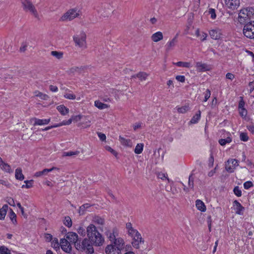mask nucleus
Instances as JSON below:
<instances>
[{
    "instance_id": "dca6fc26",
    "label": "nucleus",
    "mask_w": 254,
    "mask_h": 254,
    "mask_svg": "<svg viewBox=\"0 0 254 254\" xmlns=\"http://www.w3.org/2000/svg\"><path fill=\"white\" fill-rule=\"evenodd\" d=\"M32 120L34 121V126L47 125L50 122V119L42 120L37 118H33Z\"/></svg>"
},
{
    "instance_id": "9d476101",
    "label": "nucleus",
    "mask_w": 254,
    "mask_h": 254,
    "mask_svg": "<svg viewBox=\"0 0 254 254\" xmlns=\"http://www.w3.org/2000/svg\"><path fill=\"white\" fill-rule=\"evenodd\" d=\"M239 14H242L246 16L254 15V7H247L241 9Z\"/></svg>"
},
{
    "instance_id": "412c9836",
    "label": "nucleus",
    "mask_w": 254,
    "mask_h": 254,
    "mask_svg": "<svg viewBox=\"0 0 254 254\" xmlns=\"http://www.w3.org/2000/svg\"><path fill=\"white\" fill-rule=\"evenodd\" d=\"M119 140L121 144L124 146L131 147L132 145V142L129 139H126L120 136Z\"/></svg>"
},
{
    "instance_id": "f03ea898",
    "label": "nucleus",
    "mask_w": 254,
    "mask_h": 254,
    "mask_svg": "<svg viewBox=\"0 0 254 254\" xmlns=\"http://www.w3.org/2000/svg\"><path fill=\"white\" fill-rule=\"evenodd\" d=\"M114 245H109L105 249L107 254H121L124 248V241L121 238H117L113 241Z\"/></svg>"
},
{
    "instance_id": "f704fd0d",
    "label": "nucleus",
    "mask_w": 254,
    "mask_h": 254,
    "mask_svg": "<svg viewBox=\"0 0 254 254\" xmlns=\"http://www.w3.org/2000/svg\"><path fill=\"white\" fill-rule=\"evenodd\" d=\"M143 144L142 143L137 144L134 149V152L136 154H140L143 150Z\"/></svg>"
},
{
    "instance_id": "5fc2aeb1",
    "label": "nucleus",
    "mask_w": 254,
    "mask_h": 254,
    "mask_svg": "<svg viewBox=\"0 0 254 254\" xmlns=\"http://www.w3.org/2000/svg\"><path fill=\"white\" fill-rule=\"evenodd\" d=\"M142 240H133L132 242V246L136 249H138L139 247V243H141Z\"/></svg>"
},
{
    "instance_id": "a211bd4d",
    "label": "nucleus",
    "mask_w": 254,
    "mask_h": 254,
    "mask_svg": "<svg viewBox=\"0 0 254 254\" xmlns=\"http://www.w3.org/2000/svg\"><path fill=\"white\" fill-rule=\"evenodd\" d=\"M163 36L161 32L158 31L154 33L151 36V40L155 42H157L163 39Z\"/></svg>"
},
{
    "instance_id": "0e129e2a",
    "label": "nucleus",
    "mask_w": 254,
    "mask_h": 254,
    "mask_svg": "<svg viewBox=\"0 0 254 254\" xmlns=\"http://www.w3.org/2000/svg\"><path fill=\"white\" fill-rule=\"evenodd\" d=\"M83 116L81 115H77L75 116H72L71 118L72 119V121H75L76 122L80 121L83 119Z\"/></svg>"
},
{
    "instance_id": "3c124183",
    "label": "nucleus",
    "mask_w": 254,
    "mask_h": 254,
    "mask_svg": "<svg viewBox=\"0 0 254 254\" xmlns=\"http://www.w3.org/2000/svg\"><path fill=\"white\" fill-rule=\"evenodd\" d=\"M206 15H210L211 16H216L215 10L213 8H209L205 12Z\"/></svg>"
},
{
    "instance_id": "1a4fd4ad",
    "label": "nucleus",
    "mask_w": 254,
    "mask_h": 254,
    "mask_svg": "<svg viewBox=\"0 0 254 254\" xmlns=\"http://www.w3.org/2000/svg\"><path fill=\"white\" fill-rule=\"evenodd\" d=\"M196 67L198 72H203L209 70L211 68L209 65L201 62H197L196 63Z\"/></svg>"
},
{
    "instance_id": "aec40b11",
    "label": "nucleus",
    "mask_w": 254,
    "mask_h": 254,
    "mask_svg": "<svg viewBox=\"0 0 254 254\" xmlns=\"http://www.w3.org/2000/svg\"><path fill=\"white\" fill-rule=\"evenodd\" d=\"M195 205L197 208L202 212L206 211V206L203 202L199 199H197L195 201Z\"/></svg>"
},
{
    "instance_id": "4be33fe9",
    "label": "nucleus",
    "mask_w": 254,
    "mask_h": 254,
    "mask_svg": "<svg viewBox=\"0 0 254 254\" xmlns=\"http://www.w3.org/2000/svg\"><path fill=\"white\" fill-rule=\"evenodd\" d=\"M233 203L236 206V213L240 215L242 214L245 209L244 207L237 200H235Z\"/></svg>"
},
{
    "instance_id": "2eb2a0df",
    "label": "nucleus",
    "mask_w": 254,
    "mask_h": 254,
    "mask_svg": "<svg viewBox=\"0 0 254 254\" xmlns=\"http://www.w3.org/2000/svg\"><path fill=\"white\" fill-rule=\"evenodd\" d=\"M22 3L25 9L32 11L33 14H35L33 5L29 0H22Z\"/></svg>"
},
{
    "instance_id": "a878e982",
    "label": "nucleus",
    "mask_w": 254,
    "mask_h": 254,
    "mask_svg": "<svg viewBox=\"0 0 254 254\" xmlns=\"http://www.w3.org/2000/svg\"><path fill=\"white\" fill-rule=\"evenodd\" d=\"M95 106L100 110L108 108L109 106L107 104L103 103L99 100H96L94 102Z\"/></svg>"
},
{
    "instance_id": "473e14b6",
    "label": "nucleus",
    "mask_w": 254,
    "mask_h": 254,
    "mask_svg": "<svg viewBox=\"0 0 254 254\" xmlns=\"http://www.w3.org/2000/svg\"><path fill=\"white\" fill-rule=\"evenodd\" d=\"M51 245L56 250L59 249L60 244L59 243L58 239L56 238H54L51 241Z\"/></svg>"
},
{
    "instance_id": "864d4df0",
    "label": "nucleus",
    "mask_w": 254,
    "mask_h": 254,
    "mask_svg": "<svg viewBox=\"0 0 254 254\" xmlns=\"http://www.w3.org/2000/svg\"><path fill=\"white\" fill-rule=\"evenodd\" d=\"M64 97L68 99L74 100L75 99V95L72 93H65L64 95Z\"/></svg>"
},
{
    "instance_id": "774afa93",
    "label": "nucleus",
    "mask_w": 254,
    "mask_h": 254,
    "mask_svg": "<svg viewBox=\"0 0 254 254\" xmlns=\"http://www.w3.org/2000/svg\"><path fill=\"white\" fill-rule=\"evenodd\" d=\"M249 86L250 88L249 92L250 93H251L254 90V81L250 82L249 83Z\"/></svg>"
},
{
    "instance_id": "bf43d9fd",
    "label": "nucleus",
    "mask_w": 254,
    "mask_h": 254,
    "mask_svg": "<svg viewBox=\"0 0 254 254\" xmlns=\"http://www.w3.org/2000/svg\"><path fill=\"white\" fill-rule=\"evenodd\" d=\"M158 177L159 178V179H161L162 180H164L165 179H167V180L168 181V182H170V180L169 178H168L167 177V175L166 174H165L164 173H159L158 174V175H157Z\"/></svg>"
},
{
    "instance_id": "6ab92c4d",
    "label": "nucleus",
    "mask_w": 254,
    "mask_h": 254,
    "mask_svg": "<svg viewBox=\"0 0 254 254\" xmlns=\"http://www.w3.org/2000/svg\"><path fill=\"white\" fill-rule=\"evenodd\" d=\"M148 74L144 72H139L136 74L131 76V78H138L141 81L145 80Z\"/></svg>"
},
{
    "instance_id": "393cba45",
    "label": "nucleus",
    "mask_w": 254,
    "mask_h": 254,
    "mask_svg": "<svg viewBox=\"0 0 254 254\" xmlns=\"http://www.w3.org/2000/svg\"><path fill=\"white\" fill-rule=\"evenodd\" d=\"M57 110L63 115H65L69 112V109L63 105L58 106Z\"/></svg>"
},
{
    "instance_id": "9b49d317",
    "label": "nucleus",
    "mask_w": 254,
    "mask_h": 254,
    "mask_svg": "<svg viewBox=\"0 0 254 254\" xmlns=\"http://www.w3.org/2000/svg\"><path fill=\"white\" fill-rule=\"evenodd\" d=\"M106 235L108 237V239L111 242H113L116 239L117 234V229L114 228L112 231L108 230L106 232Z\"/></svg>"
},
{
    "instance_id": "f3484780",
    "label": "nucleus",
    "mask_w": 254,
    "mask_h": 254,
    "mask_svg": "<svg viewBox=\"0 0 254 254\" xmlns=\"http://www.w3.org/2000/svg\"><path fill=\"white\" fill-rule=\"evenodd\" d=\"M57 169L56 167H53L51 169H45L42 171L37 172L35 173L34 176L36 177H41L42 176L46 175L48 173L52 172L53 170Z\"/></svg>"
},
{
    "instance_id": "f8f14e48",
    "label": "nucleus",
    "mask_w": 254,
    "mask_h": 254,
    "mask_svg": "<svg viewBox=\"0 0 254 254\" xmlns=\"http://www.w3.org/2000/svg\"><path fill=\"white\" fill-rule=\"evenodd\" d=\"M209 33L211 38L213 39L217 40L221 37V30L219 29L211 30Z\"/></svg>"
},
{
    "instance_id": "69168bd1",
    "label": "nucleus",
    "mask_w": 254,
    "mask_h": 254,
    "mask_svg": "<svg viewBox=\"0 0 254 254\" xmlns=\"http://www.w3.org/2000/svg\"><path fill=\"white\" fill-rule=\"evenodd\" d=\"M176 79L180 82H184L185 81V77L184 75H177Z\"/></svg>"
},
{
    "instance_id": "4d7b16f0",
    "label": "nucleus",
    "mask_w": 254,
    "mask_h": 254,
    "mask_svg": "<svg viewBox=\"0 0 254 254\" xmlns=\"http://www.w3.org/2000/svg\"><path fill=\"white\" fill-rule=\"evenodd\" d=\"M188 110V107L187 106H184L178 109V111L180 113H185Z\"/></svg>"
},
{
    "instance_id": "a18cd8bd",
    "label": "nucleus",
    "mask_w": 254,
    "mask_h": 254,
    "mask_svg": "<svg viewBox=\"0 0 254 254\" xmlns=\"http://www.w3.org/2000/svg\"><path fill=\"white\" fill-rule=\"evenodd\" d=\"M233 191L235 194L238 197L242 195V191L238 186H236L234 188Z\"/></svg>"
},
{
    "instance_id": "c756f323",
    "label": "nucleus",
    "mask_w": 254,
    "mask_h": 254,
    "mask_svg": "<svg viewBox=\"0 0 254 254\" xmlns=\"http://www.w3.org/2000/svg\"><path fill=\"white\" fill-rule=\"evenodd\" d=\"M84 118V121L80 123V126L83 127H87L90 126V120L89 119V117L84 116L83 119Z\"/></svg>"
},
{
    "instance_id": "09e8293b",
    "label": "nucleus",
    "mask_w": 254,
    "mask_h": 254,
    "mask_svg": "<svg viewBox=\"0 0 254 254\" xmlns=\"http://www.w3.org/2000/svg\"><path fill=\"white\" fill-rule=\"evenodd\" d=\"M193 179L192 178V174L189 176L188 185L190 190L193 189Z\"/></svg>"
},
{
    "instance_id": "7ed1b4c3",
    "label": "nucleus",
    "mask_w": 254,
    "mask_h": 254,
    "mask_svg": "<svg viewBox=\"0 0 254 254\" xmlns=\"http://www.w3.org/2000/svg\"><path fill=\"white\" fill-rule=\"evenodd\" d=\"M93 244L88 238H85L82 240L80 239L78 243L75 244V248L81 252H84L88 254L94 253Z\"/></svg>"
},
{
    "instance_id": "0eeeda50",
    "label": "nucleus",
    "mask_w": 254,
    "mask_h": 254,
    "mask_svg": "<svg viewBox=\"0 0 254 254\" xmlns=\"http://www.w3.org/2000/svg\"><path fill=\"white\" fill-rule=\"evenodd\" d=\"M60 246L62 249L66 253H69L71 251V247L70 244L66 239H61Z\"/></svg>"
},
{
    "instance_id": "c85d7f7f",
    "label": "nucleus",
    "mask_w": 254,
    "mask_h": 254,
    "mask_svg": "<svg viewBox=\"0 0 254 254\" xmlns=\"http://www.w3.org/2000/svg\"><path fill=\"white\" fill-rule=\"evenodd\" d=\"M200 111H198L191 118V120L190 121V123L191 124H195L197 123L200 118Z\"/></svg>"
},
{
    "instance_id": "5701e85b",
    "label": "nucleus",
    "mask_w": 254,
    "mask_h": 254,
    "mask_svg": "<svg viewBox=\"0 0 254 254\" xmlns=\"http://www.w3.org/2000/svg\"><path fill=\"white\" fill-rule=\"evenodd\" d=\"M15 177L17 180L22 181L24 179V176L22 173L21 168H17L15 170Z\"/></svg>"
},
{
    "instance_id": "c9c22d12",
    "label": "nucleus",
    "mask_w": 254,
    "mask_h": 254,
    "mask_svg": "<svg viewBox=\"0 0 254 254\" xmlns=\"http://www.w3.org/2000/svg\"><path fill=\"white\" fill-rule=\"evenodd\" d=\"M9 217L13 224L16 223V215L13 210L10 208Z\"/></svg>"
},
{
    "instance_id": "bb28decb",
    "label": "nucleus",
    "mask_w": 254,
    "mask_h": 254,
    "mask_svg": "<svg viewBox=\"0 0 254 254\" xmlns=\"http://www.w3.org/2000/svg\"><path fill=\"white\" fill-rule=\"evenodd\" d=\"M92 221L94 223L101 225H104L105 221L103 218L99 216H95L93 217Z\"/></svg>"
},
{
    "instance_id": "e2e57ef3",
    "label": "nucleus",
    "mask_w": 254,
    "mask_h": 254,
    "mask_svg": "<svg viewBox=\"0 0 254 254\" xmlns=\"http://www.w3.org/2000/svg\"><path fill=\"white\" fill-rule=\"evenodd\" d=\"M138 232L134 229L133 228L128 231V234L129 235L131 236V237H133L134 235L137 234Z\"/></svg>"
},
{
    "instance_id": "13d9d810",
    "label": "nucleus",
    "mask_w": 254,
    "mask_h": 254,
    "mask_svg": "<svg viewBox=\"0 0 254 254\" xmlns=\"http://www.w3.org/2000/svg\"><path fill=\"white\" fill-rule=\"evenodd\" d=\"M204 94V99L203 100V101L206 102L210 97L211 92L209 89H207Z\"/></svg>"
},
{
    "instance_id": "49530a36",
    "label": "nucleus",
    "mask_w": 254,
    "mask_h": 254,
    "mask_svg": "<svg viewBox=\"0 0 254 254\" xmlns=\"http://www.w3.org/2000/svg\"><path fill=\"white\" fill-rule=\"evenodd\" d=\"M240 115L243 118H246L247 115V110L244 108L239 109Z\"/></svg>"
},
{
    "instance_id": "a19ab883",
    "label": "nucleus",
    "mask_w": 254,
    "mask_h": 254,
    "mask_svg": "<svg viewBox=\"0 0 254 254\" xmlns=\"http://www.w3.org/2000/svg\"><path fill=\"white\" fill-rule=\"evenodd\" d=\"M0 254H10V251L4 246L0 247Z\"/></svg>"
},
{
    "instance_id": "680f3d73",
    "label": "nucleus",
    "mask_w": 254,
    "mask_h": 254,
    "mask_svg": "<svg viewBox=\"0 0 254 254\" xmlns=\"http://www.w3.org/2000/svg\"><path fill=\"white\" fill-rule=\"evenodd\" d=\"M45 239L46 241L48 242H51L52 240L53 239L52 235L48 233L45 234Z\"/></svg>"
},
{
    "instance_id": "2f4dec72",
    "label": "nucleus",
    "mask_w": 254,
    "mask_h": 254,
    "mask_svg": "<svg viewBox=\"0 0 254 254\" xmlns=\"http://www.w3.org/2000/svg\"><path fill=\"white\" fill-rule=\"evenodd\" d=\"M174 64L179 67H190L191 66L190 63L189 62H179L176 63H174Z\"/></svg>"
},
{
    "instance_id": "de8ad7c7",
    "label": "nucleus",
    "mask_w": 254,
    "mask_h": 254,
    "mask_svg": "<svg viewBox=\"0 0 254 254\" xmlns=\"http://www.w3.org/2000/svg\"><path fill=\"white\" fill-rule=\"evenodd\" d=\"M79 153V152L78 151H69L66 152H64V156H71L73 155H77Z\"/></svg>"
},
{
    "instance_id": "b1692460",
    "label": "nucleus",
    "mask_w": 254,
    "mask_h": 254,
    "mask_svg": "<svg viewBox=\"0 0 254 254\" xmlns=\"http://www.w3.org/2000/svg\"><path fill=\"white\" fill-rule=\"evenodd\" d=\"M231 135L228 133V136L226 138L220 139L219 140V143L222 146H224L226 143H229L232 141V138L231 137Z\"/></svg>"
},
{
    "instance_id": "6e6d98bb",
    "label": "nucleus",
    "mask_w": 254,
    "mask_h": 254,
    "mask_svg": "<svg viewBox=\"0 0 254 254\" xmlns=\"http://www.w3.org/2000/svg\"><path fill=\"white\" fill-rule=\"evenodd\" d=\"M105 148L107 150L110 152L112 154H113L114 156L117 157L118 153L117 152L114 150L113 149H112L110 146H106L105 147Z\"/></svg>"
},
{
    "instance_id": "4c0bfd02",
    "label": "nucleus",
    "mask_w": 254,
    "mask_h": 254,
    "mask_svg": "<svg viewBox=\"0 0 254 254\" xmlns=\"http://www.w3.org/2000/svg\"><path fill=\"white\" fill-rule=\"evenodd\" d=\"M0 167L4 171L7 172H11V167L7 163L3 162L2 164L1 165V166H0Z\"/></svg>"
},
{
    "instance_id": "6e6552de",
    "label": "nucleus",
    "mask_w": 254,
    "mask_h": 254,
    "mask_svg": "<svg viewBox=\"0 0 254 254\" xmlns=\"http://www.w3.org/2000/svg\"><path fill=\"white\" fill-rule=\"evenodd\" d=\"M66 239L69 241L70 243L74 244L75 247L76 243H78L80 240L77 234L72 232L67 233L66 234Z\"/></svg>"
},
{
    "instance_id": "7c9ffc66",
    "label": "nucleus",
    "mask_w": 254,
    "mask_h": 254,
    "mask_svg": "<svg viewBox=\"0 0 254 254\" xmlns=\"http://www.w3.org/2000/svg\"><path fill=\"white\" fill-rule=\"evenodd\" d=\"M51 54L52 56L59 60L61 59L63 57V53L61 52L53 51L51 52Z\"/></svg>"
},
{
    "instance_id": "603ef678",
    "label": "nucleus",
    "mask_w": 254,
    "mask_h": 254,
    "mask_svg": "<svg viewBox=\"0 0 254 254\" xmlns=\"http://www.w3.org/2000/svg\"><path fill=\"white\" fill-rule=\"evenodd\" d=\"M227 163H228V165H230V164H231L232 165V166L234 167L238 166V161L236 159L228 160L227 161Z\"/></svg>"
},
{
    "instance_id": "e433bc0d",
    "label": "nucleus",
    "mask_w": 254,
    "mask_h": 254,
    "mask_svg": "<svg viewBox=\"0 0 254 254\" xmlns=\"http://www.w3.org/2000/svg\"><path fill=\"white\" fill-rule=\"evenodd\" d=\"M82 69H83V68H82V67H79L77 66H74V67H71L69 71L70 73H80Z\"/></svg>"
},
{
    "instance_id": "ea45409f",
    "label": "nucleus",
    "mask_w": 254,
    "mask_h": 254,
    "mask_svg": "<svg viewBox=\"0 0 254 254\" xmlns=\"http://www.w3.org/2000/svg\"><path fill=\"white\" fill-rule=\"evenodd\" d=\"M24 183L26 184L25 185H23L22 186V188H27V189H29V188H30L32 187L33 186V181L32 180H29V181H24Z\"/></svg>"
},
{
    "instance_id": "423d86ee",
    "label": "nucleus",
    "mask_w": 254,
    "mask_h": 254,
    "mask_svg": "<svg viewBox=\"0 0 254 254\" xmlns=\"http://www.w3.org/2000/svg\"><path fill=\"white\" fill-rule=\"evenodd\" d=\"M227 7L232 10L237 9L240 5V0H224Z\"/></svg>"
},
{
    "instance_id": "58836bf2",
    "label": "nucleus",
    "mask_w": 254,
    "mask_h": 254,
    "mask_svg": "<svg viewBox=\"0 0 254 254\" xmlns=\"http://www.w3.org/2000/svg\"><path fill=\"white\" fill-rule=\"evenodd\" d=\"M35 96L40 97L41 99L46 100L48 98V96L43 94L38 91L35 92Z\"/></svg>"
},
{
    "instance_id": "4468645a",
    "label": "nucleus",
    "mask_w": 254,
    "mask_h": 254,
    "mask_svg": "<svg viewBox=\"0 0 254 254\" xmlns=\"http://www.w3.org/2000/svg\"><path fill=\"white\" fill-rule=\"evenodd\" d=\"M81 11L77 8L68 10L64 14V16H79L82 15Z\"/></svg>"
},
{
    "instance_id": "39448f33",
    "label": "nucleus",
    "mask_w": 254,
    "mask_h": 254,
    "mask_svg": "<svg viewBox=\"0 0 254 254\" xmlns=\"http://www.w3.org/2000/svg\"><path fill=\"white\" fill-rule=\"evenodd\" d=\"M243 33L247 38L254 39V20L247 22L245 24Z\"/></svg>"
},
{
    "instance_id": "052dcab7",
    "label": "nucleus",
    "mask_w": 254,
    "mask_h": 254,
    "mask_svg": "<svg viewBox=\"0 0 254 254\" xmlns=\"http://www.w3.org/2000/svg\"><path fill=\"white\" fill-rule=\"evenodd\" d=\"M214 157L213 156V155L211 154L210 155V156L209 158V160H208V166L209 167H212L213 165V164H214Z\"/></svg>"
},
{
    "instance_id": "c03bdc74",
    "label": "nucleus",
    "mask_w": 254,
    "mask_h": 254,
    "mask_svg": "<svg viewBox=\"0 0 254 254\" xmlns=\"http://www.w3.org/2000/svg\"><path fill=\"white\" fill-rule=\"evenodd\" d=\"M78 233L83 237H84L86 234V231L82 227H79L77 230Z\"/></svg>"
},
{
    "instance_id": "72a5a7b5",
    "label": "nucleus",
    "mask_w": 254,
    "mask_h": 254,
    "mask_svg": "<svg viewBox=\"0 0 254 254\" xmlns=\"http://www.w3.org/2000/svg\"><path fill=\"white\" fill-rule=\"evenodd\" d=\"M90 206V205L88 203L83 204L79 207L78 213L80 215H83L84 213L85 210Z\"/></svg>"
},
{
    "instance_id": "cd10ccee",
    "label": "nucleus",
    "mask_w": 254,
    "mask_h": 254,
    "mask_svg": "<svg viewBox=\"0 0 254 254\" xmlns=\"http://www.w3.org/2000/svg\"><path fill=\"white\" fill-rule=\"evenodd\" d=\"M162 4V0H154L152 3V7L154 10L158 11L159 8Z\"/></svg>"
},
{
    "instance_id": "37998d69",
    "label": "nucleus",
    "mask_w": 254,
    "mask_h": 254,
    "mask_svg": "<svg viewBox=\"0 0 254 254\" xmlns=\"http://www.w3.org/2000/svg\"><path fill=\"white\" fill-rule=\"evenodd\" d=\"M240 139L243 141H247L249 140V136L247 133L242 132L240 135Z\"/></svg>"
},
{
    "instance_id": "8fccbe9b",
    "label": "nucleus",
    "mask_w": 254,
    "mask_h": 254,
    "mask_svg": "<svg viewBox=\"0 0 254 254\" xmlns=\"http://www.w3.org/2000/svg\"><path fill=\"white\" fill-rule=\"evenodd\" d=\"M253 186L254 184L251 181H247L244 184V187L246 190L249 189L250 188L253 187Z\"/></svg>"
},
{
    "instance_id": "79ce46f5",
    "label": "nucleus",
    "mask_w": 254,
    "mask_h": 254,
    "mask_svg": "<svg viewBox=\"0 0 254 254\" xmlns=\"http://www.w3.org/2000/svg\"><path fill=\"white\" fill-rule=\"evenodd\" d=\"M64 224L68 227H70L72 226V221L69 216L65 217Z\"/></svg>"
},
{
    "instance_id": "20e7f679",
    "label": "nucleus",
    "mask_w": 254,
    "mask_h": 254,
    "mask_svg": "<svg viewBox=\"0 0 254 254\" xmlns=\"http://www.w3.org/2000/svg\"><path fill=\"white\" fill-rule=\"evenodd\" d=\"M73 40L76 46L83 49L86 48V35L84 32H81L79 34L74 35Z\"/></svg>"
},
{
    "instance_id": "338daca9",
    "label": "nucleus",
    "mask_w": 254,
    "mask_h": 254,
    "mask_svg": "<svg viewBox=\"0 0 254 254\" xmlns=\"http://www.w3.org/2000/svg\"><path fill=\"white\" fill-rule=\"evenodd\" d=\"M133 240H142V239L141 238L140 234L138 232L137 234L134 235L133 237Z\"/></svg>"
},
{
    "instance_id": "f257e3e1",
    "label": "nucleus",
    "mask_w": 254,
    "mask_h": 254,
    "mask_svg": "<svg viewBox=\"0 0 254 254\" xmlns=\"http://www.w3.org/2000/svg\"><path fill=\"white\" fill-rule=\"evenodd\" d=\"M87 238L93 243L94 246L100 247L104 243V238L93 224H90L86 228Z\"/></svg>"
},
{
    "instance_id": "ddd939ff",
    "label": "nucleus",
    "mask_w": 254,
    "mask_h": 254,
    "mask_svg": "<svg viewBox=\"0 0 254 254\" xmlns=\"http://www.w3.org/2000/svg\"><path fill=\"white\" fill-rule=\"evenodd\" d=\"M178 34H177L175 37L170 41L168 42L165 47H166V50L167 52L170 51V50H172L173 48L175 47L176 43L178 42L177 40V37H178Z\"/></svg>"
}]
</instances>
